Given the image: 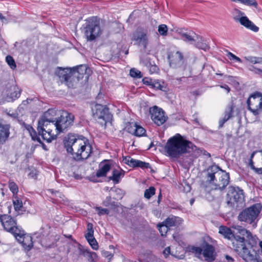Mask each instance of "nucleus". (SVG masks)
Returning a JSON list of instances; mask_svg holds the SVG:
<instances>
[{"instance_id": "1", "label": "nucleus", "mask_w": 262, "mask_h": 262, "mask_svg": "<svg viewBox=\"0 0 262 262\" xmlns=\"http://www.w3.org/2000/svg\"><path fill=\"white\" fill-rule=\"evenodd\" d=\"M64 145L67 151L77 161L88 159L92 153V146L84 137L68 135L65 138Z\"/></svg>"}, {"instance_id": "2", "label": "nucleus", "mask_w": 262, "mask_h": 262, "mask_svg": "<svg viewBox=\"0 0 262 262\" xmlns=\"http://www.w3.org/2000/svg\"><path fill=\"white\" fill-rule=\"evenodd\" d=\"M196 147L179 134L169 138L164 147L165 151L172 158H178L181 155L194 150Z\"/></svg>"}, {"instance_id": "3", "label": "nucleus", "mask_w": 262, "mask_h": 262, "mask_svg": "<svg viewBox=\"0 0 262 262\" xmlns=\"http://www.w3.org/2000/svg\"><path fill=\"white\" fill-rule=\"evenodd\" d=\"M229 174L216 165H212L207 169V181L214 189H224L229 184Z\"/></svg>"}, {"instance_id": "4", "label": "nucleus", "mask_w": 262, "mask_h": 262, "mask_svg": "<svg viewBox=\"0 0 262 262\" xmlns=\"http://www.w3.org/2000/svg\"><path fill=\"white\" fill-rule=\"evenodd\" d=\"M233 247L238 255L246 262H261V258L259 254L252 248H248L245 245V239L239 235L234 236L232 242Z\"/></svg>"}, {"instance_id": "5", "label": "nucleus", "mask_w": 262, "mask_h": 262, "mask_svg": "<svg viewBox=\"0 0 262 262\" xmlns=\"http://www.w3.org/2000/svg\"><path fill=\"white\" fill-rule=\"evenodd\" d=\"M74 116L73 114L68 112H63L60 117L56 120L55 128L49 134L44 133L43 139L50 143L53 140L56 139L57 135L61 132H64L73 123Z\"/></svg>"}, {"instance_id": "6", "label": "nucleus", "mask_w": 262, "mask_h": 262, "mask_svg": "<svg viewBox=\"0 0 262 262\" xmlns=\"http://www.w3.org/2000/svg\"><path fill=\"white\" fill-rule=\"evenodd\" d=\"M88 69L85 66L81 65L74 70L59 68L57 75L69 88H73L75 84L82 78V75L85 74Z\"/></svg>"}, {"instance_id": "7", "label": "nucleus", "mask_w": 262, "mask_h": 262, "mask_svg": "<svg viewBox=\"0 0 262 262\" xmlns=\"http://www.w3.org/2000/svg\"><path fill=\"white\" fill-rule=\"evenodd\" d=\"M57 112L53 109H49L46 112L38 121L37 130L39 135L43 138L44 133L49 134L55 128V119Z\"/></svg>"}, {"instance_id": "8", "label": "nucleus", "mask_w": 262, "mask_h": 262, "mask_svg": "<svg viewBox=\"0 0 262 262\" xmlns=\"http://www.w3.org/2000/svg\"><path fill=\"white\" fill-rule=\"evenodd\" d=\"M103 31L102 23L97 17L87 20L83 29L84 35L88 41H93L100 36Z\"/></svg>"}, {"instance_id": "9", "label": "nucleus", "mask_w": 262, "mask_h": 262, "mask_svg": "<svg viewBox=\"0 0 262 262\" xmlns=\"http://www.w3.org/2000/svg\"><path fill=\"white\" fill-rule=\"evenodd\" d=\"M191 251L196 257L202 259L204 257L206 261L211 262L215 258V249L213 246L208 243L203 245L202 247H192Z\"/></svg>"}, {"instance_id": "10", "label": "nucleus", "mask_w": 262, "mask_h": 262, "mask_svg": "<svg viewBox=\"0 0 262 262\" xmlns=\"http://www.w3.org/2000/svg\"><path fill=\"white\" fill-rule=\"evenodd\" d=\"M261 209L259 204H255L242 211L238 215V220L251 224L257 218Z\"/></svg>"}, {"instance_id": "11", "label": "nucleus", "mask_w": 262, "mask_h": 262, "mask_svg": "<svg viewBox=\"0 0 262 262\" xmlns=\"http://www.w3.org/2000/svg\"><path fill=\"white\" fill-rule=\"evenodd\" d=\"M93 117L97 122L105 128L106 123L112 119V115L107 107L101 104H96L93 112Z\"/></svg>"}, {"instance_id": "12", "label": "nucleus", "mask_w": 262, "mask_h": 262, "mask_svg": "<svg viewBox=\"0 0 262 262\" xmlns=\"http://www.w3.org/2000/svg\"><path fill=\"white\" fill-rule=\"evenodd\" d=\"M228 195L229 200L228 203L235 207H242L244 204V195L243 190L238 187H230Z\"/></svg>"}, {"instance_id": "13", "label": "nucleus", "mask_w": 262, "mask_h": 262, "mask_svg": "<svg viewBox=\"0 0 262 262\" xmlns=\"http://www.w3.org/2000/svg\"><path fill=\"white\" fill-rule=\"evenodd\" d=\"M248 109L254 115H258L262 111V94L256 92L251 95L247 101Z\"/></svg>"}, {"instance_id": "14", "label": "nucleus", "mask_w": 262, "mask_h": 262, "mask_svg": "<svg viewBox=\"0 0 262 262\" xmlns=\"http://www.w3.org/2000/svg\"><path fill=\"white\" fill-rule=\"evenodd\" d=\"M168 61L170 67L179 69L184 71L186 69V64L184 62L182 54L179 52H172L168 55Z\"/></svg>"}, {"instance_id": "15", "label": "nucleus", "mask_w": 262, "mask_h": 262, "mask_svg": "<svg viewBox=\"0 0 262 262\" xmlns=\"http://www.w3.org/2000/svg\"><path fill=\"white\" fill-rule=\"evenodd\" d=\"M149 113L152 120L158 126L164 124L167 119V117L165 116L162 109L157 106L150 107Z\"/></svg>"}, {"instance_id": "16", "label": "nucleus", "mask_w": 262, "mask_h": 262, "mask_svg": "<svg viewBox=\"0 0 262 262\" xmlns=\"http://www.w3.org/2000/svg\"><path fill=\"white\" fill-rule=\"evenodd\" d=\"M0 222L4 228L7 231L12 233L14 235L19 229L16 226V223L12 217L9 215L4 214L0 216Z\"/></svg>"}, {"instance_id": "17", "label": "nucleus", "mask_w": 262, "mask_h": 262, "mask_svg": "<svg viewBox=\"0 0 262 262\" xmlns=\"http://www.w3.org/2000/svg\"><path fill=\"white\" fill-rule=\"evenodd\" d=\"M14 235L25 250L29 251L32 248L33 246L32 238L30 235L25 234L24 231L19 229L17 232H15Z\"/></svg>"}, {"instance_id": "18", "label": "nucleus", "mask_w": 262, "mask_h": 262, "mask_svg": "<svg viewBox=\"0 0 262 262\" xmlns=\"http://www.w3.org/2000/svg\"><path fill=\"white\" fill-rule=\"evenodd\" d=\"M232 228L236 231V234H239L242 236L241 237H244L245 242H247L249 245H253L256 243V237L252 235L250 231L247 230L242 226L239 225H233Z\"/></svg>"}, {"instance_id": "19", "label": "nucleus", "mask_w": 262, "mask_h": 262, "mask_svg": "<svg viewBox=\"0 0 262 262\" xmlns=\"http://www.w3.org/2000/svg\"><path fill=\"white\" fill-rule=\"evenodd\" d=\"M234 19L239 22L242 25L246 28L254 32H257L259 30V28L250 20L247 16L244 15L241 17H234Z\"/></svg>"}, {"instance_id": "20", "label": "nucleus", "mask_w": 262, "mask_h": 262, "mask_svg": "<svg viewBox=\"0 0 262 262\" xmlns=\"http://www.w3.org/2000/svg\"><path fill=\"white\" fill-rule=\"evenodd\" d=\"M133 39L143 46L144 48H146L148 44V37L146 31L142 30L136 31L133 34Z\"/></svg>"}, {"instance_id": "21", "label": "nucleus", "mask_w": 262, "mask_h": 262, "mask_svg": "<svg viewBox=\"0 0 262 262\" xmlns=\"http://www.w3.org/2000/svg\"><path fill=\"white\" fill-rule=\"evenodd\" d=\"M111 164L108 161L104 160L100 163L99 169L97 171L96 176L98 178L105 177L107 172L111 170Z\"/></svg>"}, {"instance_id": "22", "label": "nucleus", "mask_w": 262, "mask_h": 262, "mask_svg": "<svg viewBox=\"0 0 262 262\" xmlns=\"http://www.w3.org/2000/svg\"><path fill=\"white\" fill-rule=\"evenodd\" d=\"M183 220L179 217L171 215L168 217L164 223L169 229L170 227H177L180 225Z\"/></svg>"}, {"instance_id": "23", "label": "nucleus", "mask_w": 262, "mask_h": 262, "mask_svg": "<svg viewBox=\"0 0 262 262\" xmlns=\"http://www.w3.org/2000/svg\"><path fill=\"white\" fill-rule=\"evenodd\" d=\"M181 35L183 40L191 45L195 44L196 39H199V36L193 32H184Z\"/></svg>"}, {"instance_id": "24", "label": "nucleus", "mask_w": 262, "mask_h": 262, "mask_svg": "<svg viewBox=\"0 0 262 262\" xmlns=\"http://www.w3.org/2000/svg\"><path fill=\"white\" fill-rule=\"evenodd\" d=\"M124 171L120 169H114L112 171V176L108 178L110 180H112L115 184L118 183L122 178L124 177Z\"/></svg>"}, {"instance_id": "25", "label": "nucleus", "mask_w": 262, "mask_h": 262, "mask_svg": "<svg viewBox=\"0 0 262 262\" xmlns=\"http://www.w3.org/2000/svg\"><path fill=\"white\" fill-rule=\"evenodd\" d=\"M10 90L11 92L8 93L6 98L7 101H12L20 96V91L18 88L15 86H12L10 88Z\"/></svg>"}, {"instance_id": "26", "label": "nucleus", "mask_w": 262, "mask_h": 262, "mask_svg": "<svg viewBox=\"0 0 262 262\" xmlns=\"http://www.w3.org/2000/svg\"><path fill=\"white\" fill-rule=\"evenodd\" d=\"M9 134V126L0 123V143H3L6 141Z\"/></svg>"}, {"instance_id": "27", "label": "nucleus", "mask_w": 262, "mask_h": 262, "mask_svg": "<svg viewBox=\"0 0 262 262\" xmlns=\"http://www.w3.org/2000/svg\"><path fill=\"white\" fill-rule=\"evenodd\" d=\"M219 232L227 239H230L233 237V241L234 240V236L237 235V234H234L230 228L224 226H221L219 227Z\"/></svg>"}, {"instance_id": "28", "label": "nucleus", "mask_w": 262, "mask_h": 262, "mask_svg": "<svg viewBox=\"0 0 262 262\" xmlns=\"http://www.w3.org/2000/svg\"><path fill=\"white\" fill-rule=\"evenodd\" d=\"M141 63L146 66L149 70L150 74L157 73L158 71V67L155 64H152L151 62L148 59H141Z\"/></svg>"}, {"instance_id": "29", "label": "nucleus", "mask_w": 262, "mask_h": 262, "mask_svg": "<svg viewBox=\"0 0 262 262\" xmlns=\"http://www.w3.org/2000/svg\"><path fill=\"white\" fill-rule=\"evenodd\" d=\"M131 163L129 166L132 167H139L142 168H150V165L148 163L143 162L138 160H136L132 158Z\"/></svg>"}, {"instance_id": "30", "label": "nucleus", "mask_w": 262, "mask_h": 262, "mask_svg": "<svg viewBox=\"0 0 262 262\" xmlns=\"http://www.w3.org/2000/svg\"><path fill=\"white\" fill-rule=\"evenodd\" d=\"M195 45L197 48L202 49L204 51H207L209 49V47L208 44L204 41V40L200 37L199 36V39H196Z\"/></svg>"}, {"instance_id": "31", "label": "nucleus", "mask_w": 262, "mask_h": 262, "mask_svg": "<svg viewBox=\"0 0 262 262\" xmlns=\"http://www.w3.org/2000/svg\"><path fill=\"white\" fill-rule=\"evenodd\" d=\"M80 254H82L85 257H87L88 258V260L90 261L94 262L95 259L97 257V254L95 252H91L86 250H80Z\"/></svg>"}, {"instance_id": "32", "label": "nucleus", "mask_w": 262, "mask_h": 262, "mask_svg": "<svg viewBox=\"0 0 262 262\" xmlns=\"http://www.w3.org/2000/svg\"><path fill=\"white\" fill-rule=\"evenodd\" d=\"M13 204L16 211L21 210L23 207V202L17 196H14Z\"/></svg>"}, {"instance_id": "33", "label": "nucleus", "mask_w": 262, "mask_h": 262, "mask_svg": "<svg viewBox=\"0 0 262 262\" xmlns=\"http://www.w3.org/2000/svg\"><path fill=\"white\" fill-rule=\"evenodd\" d=\"M245 59L247 61L249 62L255 64H262V57H256L249 56L246 57Z\"/></svg>"}, {"instance_id": "34", "label": "nucleus", "mask_w": 262, "mask_h": 262, "mask_svg": "<svg viewBox=\"0 0 262 262\" xmlns=\"http://www.w3.org/2000/svg\"><path fill=\"white\" fill-rule=\"evenodd\" d=\"M232 116V110L226 112L223 119L219 121V127H222L224 124Z\"/></svg>"}, {"instance_id": "35", "label": "nucleus", "mask_w": 262, "mask_h": 262, "mask_svg": "<svg viewBox=\"0 0 262 262\" xmlns=\"http://www.w3.org/2000/svg\"><path fill=\"white\" fill-rule=\"evenodd\" d=\"M94 230L93 229V225L91 223L88 224V233L85 235V237L88 242L90 241L92 238H94L93 236Z\"/></svg>"}, {"instance_id": "36", "label": "nucleus", "mask_w": 262, "mask_h": 262, "mask_svg": "<svg viewBox=\"0 0 262 262\" xmlns=\"http://www.w3.org/2000/svg\"><path fill=\"white\" fill-rule=\"evenodd\" d=\"M155 193V188L151 186L145 190L144 195L146 199H149Z\"/></svg>"}, {"instance_id": "37", "label": "nucleus", "mask_w": 262, "mask_h": 262, "mask_svg": "<svg viewBox=\"0 0 262 262\" xmlns=\"http://www.w3.org/2000/svg\"><path fill=\"white\" fill-rule=\"evenodd\" d=\"M159 230L161 233L162 236H165L168 230V227L166 226L165 224H164V222H163L161 224L158 225Z\"/></svg>"}, {"instance_id": "38", "label": "nucleus", "mask_w": 262, "mask_h": 262, "mask_svg": "<svg viewBox=\"0 0 262 262\" xmlns=\"http://www.w3.org/2000/svg\"><path fill=\"white\" fill-rule=\"evenodd\" d=\"M146 133L145 129L142 126L137 125L135 130V136L137 137H141L145 135Z\"/></svg>"}, {"instance_id": "39", "label": "nucleus", "mask_w": 262, "mask_h": 262, "mask_svg": "<svg viewBox=\"0 0 262 262\" xmlns=\"http://www.w3.org/2000/svg\"><path fill=\"white\" fill-rule=\"evenodd\" d=\"M240 3L248 6H253L255 8H257L258 6L256 0H241Z\"/></svg>"}, {"instance_id": "40", "label": "nucleus", "mask_w": 262, "mask_h": 262, "mask_svg": "<svg viewBox=\"0 0 262 262\" xmlns=\"http://www.w3.org/2000/svg\"><path fill=\"white\" fill-rule=\"evenodd\" d=\"M168 28L166 25H160L158 27V32L161 35L166 36L167 34Z\"/></svg>"}, {"instance_id": "41", "label": "nucleus", "mask_w": 262, "mask_h": 262, "mask_svg": "<svg viewBox=\"0 0 262 262\" xmlns=\"http://www.w3.org/2000/svg\"><path fill=\"white\" fill-rule=\"evenodd\" d=\"M129 74L130 76L134 78H141L143 76L142 74L140 71L136 70L134 68L130 70Z\"/></svg>"}, {"instance_id": "42", "label": "nucleus", "mask_w": 262, "mask_h": 262, "mask_svg": "<svg viewBox=\"0 0 262 262\" xmlns=\"http://www.w3.org/2000/svg\"><path fill=\"white\" fill-rule=\"evenodd\" d=\"M137 124L135 123H130L127 126V131L131 134L135 135V130L136 129Z\"/></svg>"}, {"instance_id": "43", "label": "nucleus", "mask_w": 262, "mask_h": 262, "mask_svg": "<svg viewBox=\"0 0 262 262\" xmlns=\"http://www.w3.org/2000/svg\"><path fill=\"white\" fill-rule=\"evenodd\" d=\"M6 60L12 69L16 68V66L14 60L11 56H7L6 58Z\"/></svg>"}, {"instance_id": "44", "label": "nucleus", "mask_w": 262, "mask_h": 262, "mask_svg": "<svg viewBox=\"0 0 262 262\" xmlns=\"http://www.w3.org/2000/svg\"><path fill=\"white\" fill-rule=\"evenodd\" d=\"M248 69L250 71L256 74L262 76V69L258 68L254 65L250 66Z\"/></svg>"}, {"instance_id": "45", "label": "nucleus", "mask_w": 262, "mask_h": 262, "mask_svg": "<svg viewBox=\"0 0 262 262\" xmlns=\"http://www.w3.org/2000/svg\"><path fill=\"white\" fill-rule=\"evenodd\" d=\"M163 84V83H161L160 81H155L152 83V85L157 89L164 91L165 88Z\"/></svg>"}, {"instance_id": "46", "label": "nucleus", "mask_w": 262, "mask_h": 262, "mask_svg": "<svg viewBox=\"0 0 262 262\" xmlns=\"http://www.w3.org/2000/svg\"><path fill=\"white\" fill-rule=\"evenodd\" d=\"M9 187L13 194H15L18 192V187L16 184L13 182H10L9 183Z\"/></svg>"}, {"instance_id": "47", "label": "nucleus", "mask_w": 262, "mask_h": 262, "mask_svg": "<svg viewBox=\"0 0 262 262\" xmlns=\"http://www.w3.org/2000/svg\"><path fill=\"white\" fill-rule=\"evenodd\" d=\"M95 209L98 211V214L99 215L107 214L109 213V210L107 209L97 207L95 208Z\"/></svg>"}, {"instance_id": "48", "label": "nucleus", "mask_w": 262, "mask_h": 262, "mask_svg": "<svg viewBox=\"0 0 262 262\" xmlns=\"http://www.w3.org/2000/svg\"><path fill=\"white\" fill-rule=\"evenodd\" d=\"M88 242L93 249H94V250L98 249V243L95 238H92Z\"/></svg>"}, {"instance_id": "49", "label": "nucleus", "mask_w": 262, "mask_h": 262, "mask_svg": "<svg viewBox=\"0 0 262 262\" xmlns=\"http://www.w3.org/2000/svg\"><path fill=\"white\" fill-rule=\"evenodd\" d=\"M228 57L230 60H235L237 62H241V59L231 52L228 53Z\"/></svg>"}, {"instance_id": "50", "label": "nucleus", "mask_w": 262, "mask_h": 262, "mask_svg": "<svg viewBox=\"0 0 262 262\" xmlns=\"http://www.w3.org/2000/svg\"><path fill=\"white\" fill-rule=\"evenodd\" d=\"M102 254L103 257L108 258V262L110 261V260L111 259V258L113 256V255L111 253H110V252L107 251H103L102 253Z\"/></svg>"}, {"instance_id": "51", "label": "nucleus", "mask_w": 262, "mask_h": 262, "mask_svg": "<svg viewBox=\"0 0 262 262\" xmlns=\"http://www.w3.org/2000/svg\"><path fill=\"white\" fill-rule=\"evenodd\" d=\"M233 12L234 14L237 15L236 16H235L234 17H241V16H243L245 15L244 12L241 11L240 10H239L237 9H235L234 10Z\"/></svg>"}, {"instance_id": "52", "label": "nucleus", "mask_w": 262, "mask_h": 262, "mask_svg": "<svg viewBox=\"0 0 262 262\" xmlns=\"http://www.w3.org/2000/svg\"><path fill=\"white\" fill-rule=\"evenodd\" d=\"M28 130L30 132L31 136L33 140H35L34 136L36 135V132L34 129L31 127L29 126L28 127Z\"/></svg>"}, {"instance_id": "53", "label": "nucleus", "mask_w": 262, "mask_h": 262, "mask_svg": "<svg viewBox=\"0 0 262 262\" xmlns=\"http://www.w3.org/2000/svg\"><path fill=\"white\" fill-rule=\"evenodd\" d=\"M130 160H132V158L130 157L127 156V157H125L123 158V161L125 164H127L128 165L130 166V164L131 163Z\"/></svg>"}, {"instance_id": "54", "label": "nucleus", "mask_w": 262, "mask_h": 262, "mask_svg": "<svg viewBox=\"0 0 262 262\" xmlns=\"http://www.w3.org/2000/svg\"><path fill=\"white\" fill-rule=\"evenodd\" d=\"M170 254V249L169 247H168L165 249L163 251V254L165 257H167Z\"/></svg>"}, {"instance_id": "55", "label": "nucleus", "mask_w": 262, "mask_h": 262, "mask_svg": "<svg viewBox=\"0 0 262 262\" xmlns=\"http://www.w3.org/2000/svg\"><path fill=\"white\" fill-rule=\"evenodd\" d=\"M249 165L250 167V168L252 169H253V170L255 168V167L254 165V162H253V160L251 159H250V160H249Z\"/></svg>"}, {"instance_id": "56", "label": "nucleus", "mask_w": 262, "mask_h": 262, "mask_svg": "<svg viewBox=\"0 0 262 262\" xmlns=\"http://www.w3.org/2000/svg\"><path fill=\"white\" fill-rule=\"evenodd\" d=\"M254 171L258 174H262V167L261 168H256L254 169Z\"/></svg>"}, {"instance_id": "57", "label": "nucleus", "mask_w": 262, "mask_h": 262, "mask_svg": "<svg viewBox=\"0 0 262 262\" xmlns=\"http://www.w3.org/2000/svg\"><path fill=\"white\" fill-rule=\"evenodd\" d=\"M220 87L227 90L228 93H229L230 91V88L227 85L225 84L224 85H221Z\"/></svg>"}, {"instance_id": "58", "label": "nucleus", "mask_w": 262, "mask_h": 262, "mask_svg": "<svg viewBox=\"0 0 262 262\" xmlns=\"http://www.w3.org/2000/svg\"><path fill=\"white\" fill-rule=\"evenodd\" d=\"M49 191L52 193H55L56 195L60 196V194H61L60 193L57 191H54L53 189H50V190H49Z\"/></svg>"}, {"instance_id": "59", "label": "nucleus", "mask_w": 262, "mask_h": 262, "mask_svg": "<svg viewBox=\"0 0 262 262\" xmlns=\"http://www.w3.org/2000/svg\"><path fill=\"white\" fill-rule=\"evenodd\" d=\"M226 258L228 261V262H233L234 261L233 258L229 255H226Z\"/></svg>"}, {"instance_id": "60", "label": "nucleus", "mask_w": 262, "mask_h": 262, "mask_svg": "<svg viewBox=\"0 0 262 262\" xmlns=\"http://www.w3.org/2000/svg\"><path fill=\"white\" fill-rule=\"evenodd\" d=\"M256 151H253V152L251 154V156H250V159L252 160V159L253 158V157H254V156L255 154H256Z\"/></svg>"}, {"instance_id": "61", "label": "nucleus", "mask_w": 262, "mask_h": 262, "mask_svg": "<svg viewBox=\"0 0 262 262\" xmlns=\"http://www.w3.org/2000/svg\"><path fill=\"white\" fill-rule=\"evenodd\" d=\"M4 19H5V17L3 16V15L1 13H0V19L3 20Z\"/></svg>"}, {"instance_id": "62", "label": "nucleus", "mask_w": 262, "mask_h": 262, "mask_svg": "<svg viewBox=\"0 0 262 262\" xmlns=\"http://www.w3.org/2000/svg\"><path fill=\"white\" fill-rule=\"evenodd\" d=\"M111 196H108V197H107L106 199L108 201H110L111 200Z\"/></svg>"}, {"instance_id": "63", "label": "nucleus", "mask_w": 262, "mask_h": 262, "mask_svg": "<svg viewBox=\"0 0 262 262\" xmlns=\"http://www.w3.org/2000/svg\"><path fill=\"white\" fill-rule=\"evenodd\" d=\"M42 147H43V148L44 149L47 150V149H46V147H45V145H42Z\"/></svg>"}, {"instance_id": "64", "label": "nucleus", "mask_w": 262, "mask_h": 262, "mask_svg": "<svg viewBox=\"0 0 262 262\" xmlns=\"http://www.w3.org/2000/svg\"><path fill=\"white\" fill-rule=\"evenodd\" d=\"M193 200H191V201H190V204H191V205H192V204H193Z\"/></svg>"}]
</instances>
